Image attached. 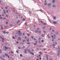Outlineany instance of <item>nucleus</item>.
<instances>
[{"label":"nucleus","instance_id":"obj_44","mask_svg":"<svg viewBox=\"0 0 60 60\" xmlns=\"http://www.w3.org/2000/svg\"><path fill=\"white\" fill-rule=\"evenodd\" d=\"M51 36H52V38H53V35H52Z\"/></svg>","mask_w":60,"mask_h":60},{"label":"nucleus","instance_id":"obj_10","mask_svg":"<svg viewBox=\"0 0 60 60\" xmlns=\"http://www.w3.org/2000/svg\"><path fill=\"white\" fill-rule=\"evenodd\" d=\"M5 48L6 49H9L8 47H5Z\"/></svg>","mask_w":60,"mask_h":60},{"label":"nucleus","instance_id":"obj_11","mask_svg":"<svg viewBox=\"0 0 60 60\" xmlns=\"http://www.w3.org/2000/svg\"><path fill=\"white\" fill-rule=\"evenodd\" d=\"M2 56L3 57H5V56H4V55H2Z\"/></svg>","mask_w":60,"mask_h":60},{"label":"nucleus","instance_id":"obj_28","mask_svg":"<svg viewBox=\"0 0 60 60\" xmlns=\"http://www.w3.org/2000/svg\"><path fill=\"white\" fill-rule=\"evenodd\" d=\"M43 29H45V26H43Z\"/></svg>","mask_w":60,"mask_h":60},{"label":"nucleus","instance_id":"obj_46","mask_svg":"<svg viewBox=\"0 0 60 60\" xmlns=\"http://www.w3.org/2000/svg\"><path fill=\"white\" fill-rule=\"evenodd\" d=\"M29 13H30V14H31V13H32V12H30V11Z\"/></svg>","mask_w":60,"mask_h":60},{"label":"nucleus","instance_id":"obj_43","mask_svg":"<svg viewBox=\"0 0 60 60\" xmlns=\"http://www.w3.org/2000/svg\"><path fill=\"white\" fill-rule=\"evenodd\" d=\"M44 24V25H46V24L45 23H43Z\"/></svg>","mask_w":60,"mask_h":60},{"label":"nucleus","instance_id":"obj_37","mask_svg":"<svg viewBox=\"0 0 60 60\" xmlns=\"http://www.w3.org/2000/svg\"><path fill=\"white\" fill-rule=\"evenodd\" d=\"M31 38H32V39H33L34 38V37H32Z\"/></svg>","mask_w":60,"mask_h":60},{"label":"nucleus","instance_id":"obj_16","mask_svg":"<svg viewBox=\"0 0 60 60\" xmlns=\"http://www.w3.org/2000/svg\"><path fill=\"white\" fill-rule=\"evenodd\" d=\"M3 33H3V34H5V32L4 31H3Z\"/></svg>","mask_w":60,"mask_h":60},{"label":"nucleus","instance_id":"obj_21","mask_svg":"<svg viewBox=\"0 0 60 60\" xmlns=\"http://www.w3.org/2000/svg\"><path fill=\"white\" fill-rule=\"evenodd\" d=\"M1 29H3V27H2V26H1Z\"/></svg>","mask_w":60,"mask_h":60},{"label":"nucleus","instance_id":"obj_61","mask_svg":"<svg viewBox=\"0 0 60 60\" xmlns=\"http://www.w3.org/2000/svg\"><path fill=\"white\" fill-rule=\"evenodd\" d=\"M23 35H25V34L23 33Z\"/></svg>","mask_w":60,"mask_h":60},{"label":"nucleus","instance_id":"obj_27","mask_svg":"<svg viewBox=\"0 0 60 60\" xmlns=\"http://www.w3.org/2000/svg\"><path fill=\"white\" fill-rule=\"evenodd\" d=\"M60 53H57V55L58 56H59V55Z\"/></svg>","mask_w":60,"mask_h":60},{"label":"nucleus","instance_id":"obj_57","mask_svg":"<svg viewBox=\"0 0 60 60\" xmlns=\"http://www.w3.org/2000/svg\"><path fill=\"white\" fill-rule=\"evenodd\" d=\"M2 60H5L4 59H2Z\"/></svg>","mask_w":60,"mask_h":60},{"label":"nucleus","instance_id":"obj_20","mask_svg":"<svg viewBox=\"0 0 60 60\" xmlns=\"http://www.w3.org/2000/svg\"><path fill=\"white\" fill-rule=\"evenodd\" d=\"M42 37H44V34H42Z\"/></svg>","mask_w":60,"mask_h":60},{"label":"nucleus","instance_id":"obj_26","mask_svg":"<svg viewBox=\"0 0 60 60\" xmlns=\"http://www.w3.org/2000/svg\"><path fill=\"white\" fill-rule=\"evenodd\" d=\"M6 24H7L8 23V22H6Z\"/></svg>","mask_w":60,"mask_h":60},{"label":"nucleus","instance_id":"obj_49","mask_svg":"<svg viewBox=\"0 0 60 60\" xmlns=\"http://www.w3.org/2000/svg\"><path fill=\"white\" fill-rule=\"evenodd\" d=\"M18 49H20L21 48H20V47H18Z\"/></svg>","mask_w":60,"mask_h":60},{"label":"nucleus","instance_id":"obj_35","mask_svg":"<svg viewBox=\"0 0 60 60\" xmlns=\"http://www.w3.org/2000/svg\"><path fill=\"white\" fill-rule=\"evenodd\" d=\"M42 42H44V41H43V40H42L41 41Z\"/></svg>","mask_w":60,"mask_h":60},{"label":"nucleus","instance_id":"obj_62","mask_svg":"<svg viewBox=\"0 0 60 60\" xmlns=\"http://www.w3.org/2000/svg\"><path fill=\"white\" fill-rule=\"evenodd\" d=\"M38 30H39V28H37Z\"/></svg>","mask_w":60,"mask_h":60},{"label":"nucleus","instance_id":"obj_38","mask_svg":"<svg viewBox=\"0 0 60 60\" xmlns=\"http://www.w3.org/2000/svg\"><path fill=\"white\" fill-rule=\"evenodd\" d=\"M39 40H41V38H39Z\"/></svg>","mask_w":60,"mask_h":60},{"label":"nucleus","instance_id":"obj_58","mask_svg":"<svg viewBox=\"0 0 60 60\" xmlns=\"http://www.w3.org/2000/svg\"><path fill=\"white\" fill-rule=\"evenodd\" d=\"M49 38H51V37H49Z\"/></svg>","mask_w":60,"mask_h":60},{"label":"nucleus","instance_id":"obj_4","mask_svg":"<svg viewBox=\"0 0 60 60\" xmlns=\"http://www.w3.org/2000/svg\"><path fill=\"white\" fill-rule=\"evenodd\" d=\"M52 2L53 4H54V3H55V0H53L52 1Z\"/></svg>","mask_w":60,"mask_h":60},{"label":"nucleus","instance_id":"obj_42","mask_svg":"<svg viewBox=\"0 0 60 60\" xmlns=\"http://www.w3.org/2000/svg\"><path fill=\"white\" fill-rule=\"evenodd\" d=\"M46 58H48V56H46Z\"/></svg>","mask_w":60,"mask_h":60},{"label":"nucleus","instance_id":"obj_19","mask_svg":"<svg viewBox=\"0 0 60 60\" xmlns=\"http://www.w3.org/2000/svg\"><path fill=\"white\" fill-rule=\"evenodd\" d=\"M38 32H39V33H41V31H38Z\"/></svg>","mask_w":60,"mask_h":60},{"label":"nucleus","instance_id":"obj_13","mask_svg":"<svg viewBox=\"0 0 60 60\" xmlns=\"http://www.w3.org/2000/svg\"><path fill=\"white\" fill-rule=\"evenodd\" d=\"M18 39H19V40H21V38H20V37H19Z\"/></svg>","mask_w":60,"mask_h":60},{"label":"nucleus","instance_id":"obj_7","mask_svg":"<svg viewBox=\"0 0 60 60\" xmlns=\"http://www.w3.org/2000/svg\"><path fill=\"white\" fill-rule=\"evenodd\" d=\"M51 5V3H49V4L48 5V6L49 7V6H50V5Z\"/></svg>","mask_w":60,"mask_h":60},{"label":"nucleus","instance_id":"obj_50","mask_svg":"<svg viewBox=\"0 0 60 60\" xmlns=\"http://www.w3.org/2000/svg\"><path fill=\"white\" fill-rule=\"evenodd\" d=\"M52 31L53 32H54V31H55L54 30H52Z\"/></svg>","mask_w":60,"mask_h":60},{"label":"nucleus","instance_id":"obj_17","mask_svg":"<svg viewBox=\"0 0 60 60\" xmlns=\"http://www.w3.org/2000/svg\"><path fill=\"white\" fill-rule=\"evenodd\" d=\"M27 35L28 36H29V35H30V34H27Z\"/></svg>","mask_w":60,"mask_h":60},{"label":"nucleus","instance_id":"obj_3","mask_svg":"<svg viewBox=\"0 0 60 60\" xmlns=\"http://www.w3.org/2000/svg\"><path fill=\"white\" fill-rule=\"evenodd\" d=\"M53 23L54 24H57V22H53Z\"/></svg>","mask_w":60,"mask_h":60},{"label":"nucleus","instance_id":"obj_39","mask_svg":"<svg viewBox=\"0 0 60 60\" xmlns=\"http://www.w3.org/2000/svg\"><path fill=\"white\" fill-rule=\"evenodd\" d=\"M16 52H17V53H19V52L17 51H16Z\"/></svg>","mask_w":60,"mask_h":60},{"label":"nucleus","instance_id":"obj_29","mask_svg":"<svg viewBox=\"0 0 60 60\" xmlns=\"http://www.w3.org/2000/svg\"><path fill=\"white\" fill-rule=\"evenodd\" d=\"M8 32H5V34H8Z\"/></svg>","mask_w":60,"mask_h":60},{"label":"nucleus","instance_id":"obj_59","mask_svg":"<svg viewBox=\"0 0 60 60\" xmlns=\"http://www.w3.org/2000/svg\"><path fill=\"white\" fill-rule=\"evenodd\" d=\"M49 29H50V30H51V28H50Z\"/></svg>","mask_w":60,"mask_h":60},{"label":"nucleus","instance_id":"obj_9","mask_svg":"<svg viewBox=\"0 0 60 60\" xmlns=\"http://www.w3.org/2000/svg\"><path fill=\"white\" fill-rule=\"evenodd\" d=\"M19 36H21V35H22V34H21L20 33L19 34Z\"/></svg>","mask_w":60,"mask_h":60},{"label":"nucleus","instance_id":"obj_54","mask_svg":"<svg viewBox=\"0 0 60 60\" xmlns=\"http://www.w3.org/2000/svg\"><path fill=\"white\" fill-rule=\"evenodd\" d=\"M25 39H27L26 37H25Z\"/></svg>","mask_w":60,"mask_h":60},{"label":"nucleus","instance_id":"obj_18","mask_svg":"<svg viewBox=\"0 0 60 60\" xmlns=\"http://www.w3.org/2000/svg\"><path fill=\"white\" fill-rule=\"evenodd\" d=\"M52 7H56V6L54 5H53Z\"/></svg>","mask_w":60,"mask_h":60},{"label":"nucleus","instance_id":"obj_8","mask_svg":"<svg viewBox=\"0 0 60 60\" xmlns=\"http://www.w3.org/2000/svg\"><path fill=\"white\" fill-rule=\"evenodd\" d=\"M0 38H1V39H2L3 40H4V38H2V36H0Z\"/></svg>","mask_w":60,"mask_h":60},{"label":"nucleus","instance_id":"obj_48","mask_svg":"<svg viewBox=\"0 0 60 60\" xmlns=\"http://www.w3.org/2000/svg\"><path fill=\"white\" fill-rule=\"evenodd\" d=\"M34 40H36V38H34Z\"/></svg>","mask_w":60,"mask_h":60},{"label":"nucleus","instance_id":"obj_25","mask_svg":"<svg viewBox=\"0 0 60 60\" xmlns=\"http://www.w3.org/2000/svg\"><path fill=\"white\" fill-rule=\"evenodd\" d=\"M58 50H60V48H58Z\"/></svg>","mask_w":60,"mask_h":60},{"label":"nucleus","instance_id":"obj_22","mask_svg":"<svg viewBox=\"0 0 60 60\" xmlns=\"http://www.w3.org/2000/svg\"><path fill=\"white\" fill-rule=\"evenodd\" d=\"M30 50H29V49L28 50V52H30Z\"/></svg>","mask_w":60,"mask_h":60},{"label":"nucleus","instance_id":"obj_32","mask_svg":"<svg viewBox=\"0 0 60 60\" xmlns=\"http://www.w3.org/2000/svg\"><path fill=\"white\" fill-rule=\"evenodd\" d=\"M0 19H2L3 18H2V17H0Z\"/></svg>","mask_w":60,"mask_h":60},{"label":"nucleus","instance_id":"obj_56","mask_svg":"<svg viewBox=\"0 0 60 60\" xmlns=\"http://www.w3.org/2000/svg\"><path fill=\"white\" fill-rule=\"evenodd\" d=\"M30 54H31V53H32V52H30Z\"/></svg>","mask_w":60,"mask_h":60},{"label":"nucleus","instance_id":"obj_12","mask_svg":"<svg viewBox=\"0 0 60 60\" xmlns=\"http://www.w3.org/2000/svg\"><path fill=\"white\" fill-rule=\"evenodd\" d=\"M40 22H41V23H42V24H43V23H43V22H42V21H40Z\"/></svg>","mask_w":60,"mask_h":60},{"label":"nucleus","instance_id":"obj_30","mask_svg":"<svg viewBox=\"0 0 60 60\" xmlns=\"http://www.w3.org/2000/svg\"><path fill=\"white\" fill-rule=\"evenodd\" d=\"M31 54H32V55H34V54L33 53H32Z\"/></svg>","mask_w":60,"mask_h":60},{"label":"nucleus","instance_id":"obj_34","mask_svg":"<svg viewBox=\"0 0 60 60\" xmlns=\"http://www.w3.org/2000/svg\"><path fill=\"white\" fill-rule=\"evenodd\" d=\"M13 11H14V12L15 11V10H14V9L13 10Z\"/></svg>","mask_w":60,"mask_h":60},{"label":"nucleus","instance_id":"obj_45","mask_svg":"<svg viewBox=\"0 0 60 60\" xmlns=\"http://www.w3.org/2000/svg\"><path fill=\"white\" fill-rule=\"evenodd\" d=\"M2 53V52L1 51H0V53Z\"/></svg>","mask_w":60,"mask_h":60},{"label":"nucleus","instance_id":"obj_33","mask_svg":"<svg viewBox=\"0 0 60 60\" xmlns=\"http://www.w3.org/2000/svg\"><path fill=\"white\" fill-rule=\"evenodd\" d=\"M11 52L12 54H13V52H12L11 51Z\"/></svg>","mask_w":60,"mask_h":60},{"label":"nucleus","instance_id":"obj_14","mask_svg":"<svg viewBox=\"0 0 60 60\" xmlns=\"http://www.w3.org/2000/svg\"><path fill=\"white\" fill-rule=\"evenodd\" d=\"M0 59H3V57H0Z\"/></svg>","mask_w":60,"mask_h":60},{"label":"nucleus","instance_id":"obj_53","mask_svg":"<svg viewBox=\"0 0 60 60\" xmlns=\"http://www.w3.org/2000/svg\"><path fill=\"white\" fill-rule=\"evenodd\" d=\"M54 41V39H52V41Z\"/></svg>","mask_w":60,"mask_h":60},{"label":"nucleus","instance_id":"obj_41","mask_svg":"<svg viewBox=\"0 0 60 60\" xmlns=\"http://www.w3.org/2000/svg\"><path fill=\"white\" fill-rule=\"evenodd\" d=\"M13 39H15V38H14L13 37H12Z\"/></svg>","mask_w":60,"mask_h":60},{"label":"nucleus","instance_id":"obj_31","mask_svg":"<svg viewBox=\"0 0 60 60\" xmlns=\"http://www.w3.org/2000/svg\"><path fill=\"white\" fill-rule=\"evenodd\" d=\"M23 20V21H25V19H22Z\"/></svg>","mask_w":60,"mask_h":60},{"label":"nucleus","instance_id":"obj_15","mask_svg":"<svg viewBox=\"0 0 60 60\" xmlns=\"http://www.w3.org/2000/svg\"><path fill=\"white\" fill-rule=\"evenodd\" d=\"M39 53H40V54H41V55H42L43 54L42 53V52H39Z\"/></svg>","mask_w":60,"mask_h":60},{"label":"nucleus","instance_id":"obj_64","mask_svg":"<svg viewBox=\"0 0 60 60\" xmlns=\"http://www.w3.org/2000/svg\"><path fill=\"white\" fill-rule=\"evenodd\" d=\"M27 41H29V39L27 40Z\"/></svg>","mask_w":60,"mask_h":60},{"label":"nucleus","instance_id":"obj_60","mask_svg":"<svg viewBox=\"0 0 60 60\" xmlns=\"http://www.w3.org/2000/svg\"><path fill=\"white\" fill-rule=\"evenodd\" d=\"M16 43H19V42H16Z\"/></svg>","mask_w":60,"mask_h":60},{"label":"nucleus","instance_id":"obj_36","mask_svg":"<svg viewBox=\"0 0 60 60\" xmlns=\"http://www.w3.org/2000/svg\"><path fill=\"white\" fill-rule=\"evenodd\" d=\"M23 42H25V40H23Z\"/></svg>","mask_w":60,"mask_h":60},{"label":"nucleus","instance_id":"obj_6","mask_svg":"<svg viewBox=\"0 0 60 60\" xmlns=\"http://www.w3.org/2000/svg\"><path fill=\"white\" fill-rule=\"evenodd\" d=\"M56 19V17L54 16L53 17V19H54V20H55V19Z\"/></svg>","mask_w":60,"mask_h":60},{"label":"nucleus","instance_id":"obj_47","mask_svg":"<svg viewBox=\"0 0 60 60\" xmlns=\"http://www.w3.org/2000/svg\"><path fill=\"white\" fill-rule=\"evenodd\" d=\"M53 46H55V44H53Z\"/></svg>","mask_w":60,"mask_h":60},{"label":"nucleus","instance_id":"obj_1","mask_svg":"<svg viewBox=\"0 0 60 60\" xmlns=\"http://www.w3.org/2000/svg\"><path fill=\"white\" fill-rule=\"evenodd\" d=\"M27 51V50L25 49V50L24 52L25 54H26V52Z\"/></svg>","mask_w":60,"mask_h":60},{"label":"nucleus","instance_id":"obj_51","mask_svg":"<svg viewBox=\"0 0 60 60\" xmlns=\"http://www.w3.org/2000/svg\"><path fill=\"white\" fill-rule=\"evenodd\" d=\"M5 8L6 9L7 8V7H6Z\"/></svg>","mask_w":60,"mask_h":60},{"label":"nucleus","instance_id":"obj_24","mask_svg":"<svg viewBox=\"0 0 60 60\" xmlns=\"http://www.w3.org/2000/svg\"><path fill=\"white\" fill-rule=\"evenodd\" d=\"M20 56L21 57H22V55H20Z\"/></svg>","mask_w":60,"mask_h":60},{"label":"nucleus","instance_id":"obj_63","mask_svg":"<svg viewBox=\"0 0 60 60\" xmlns=\"http://www.w3.org/2000/svg\"><path fill=\"white\" fill-rule=\"evenodd\" d=\"M47 60H49V59H48V58H47Z\"/></svg>","mask_w":60,"mask_h":60},{"label":"nucleus","instance_id":"obj_40","mask_svg":"<svg viewBox=\"0 0 60 60\" xmlns=\"http://www.w3.org/2000/svg\"><path fill=\"white\" fill-rule=\"evenodd\" d=\"M44 33H46V32H45V31H44Z\"/></svg>","mask_w":60,"mask_h":60},{"label":"nucleus","instance_id":"obj_23","mask_svg":"<svg viewBox=\"0 0 60 60\" xmlns=\"http://www.w3.org/2000/svg\"><path fill=\"white\" fill-rule=\"evenodd\" d=\"M25 48V46H24L23 47V48H22V49H24V48Z\"/></svg>","mask_w":60,"mask_h":60},{"label":"nucleus","instance_id":"obj_5","mask_svg":"<svg viewBox=\"0 0 60 60\" xmlns=\"http://www.w3.org/2000/svg\"><path fill=\"white\" fill-rule=\"evenodd\" d=\"M54 39H56V35H55V34H54Z\"/></svg>","mask_w":60,"mask_h":60},{"label":"nucleus","instance_id":"obj_55","mask_svg":"<svg viewBox=\"0 0 60 60\" xmlns=\"http://www.w3.org/2000/svg\"><path fill=\"white\" fill-rule=\"evenodd\" d=\"M2 41V42H4V40H3Z\"/></svg>","mask_w":60,"mask_h":60},{"label":"nucleus","instance_id":"obj_2","mask_svg":"<svg viewBox=\"0 0 60 60\" xmlns=\"http://www.w3.org/2000/svg\"><path fill=\"white\" fill-rule=\"evenodd\" d=\"M5 55H6V56H8V58H9V56L7 54H6V53H5Z\"/></svg>","mask_w":60,"mask_h":60},{"label":"nucleus","instance_id":"obj_52","mask_svg":"<svg viewBox=\"0 0 60 60\" xmlns=\"http://www.w3.org/2000/svg\"><path fill=\"white\" fill-rule=\"evenodd\" d=\"M49 22H51V21H50L49 19Z\"/></svg>","mask_w":60,"mask_h":60}]
</instances>
